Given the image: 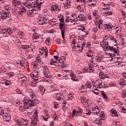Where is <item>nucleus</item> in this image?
<instances>
[{
	"label": "nucleus",
	"mask_w": 126,
	"mask_h": 126,
	"mask_svg": "<svg viewBox=\"0 0 126 126\" xmlns=\"http://www.w3.org/2000/svg\"><path fill=\"white\" fill-rule=\"evenodd\" d=\"M112 43H115L118 44L117 39L113 35H105L103 37V41L100 42V45L102 46L103 49L104 50H109L111 52H113L115 54L118 53V48L119 47L117 45L115 44L113 46L111 47L109 45V44H112Z\"/></svg>",
	"instance_id": "f257e3e1"
},
{
	"label": "nucleus",
	"mask_w": 126,
	"mask_h": 126,
	"mask_svg": "<svg viewBox=\"0 0 126 126\" xmlns=\"http://www.w3.org/2000/svg\"><path fill=\"white\" fill-rule=\"evenodd\" d=\"M72 44L74 45H73L72 47V51H73V52H78L80 50V47L81 46V44L80 42L75 43V39H73Z\"/></svg>",
	"instance_id": "f03ea898"
},
{
	"label": "nucleus",
	"mask_w": 126,
	"mask_h": 126,
	"mask_svg": "<svg viewBox=\"0 0 126 126\" xmlns=\"http://www.w3.org/2000/svg\"><path fill=\"white\" fill-rule=\"evenodd\" d=\"M30 97L32 99V103L31 104V107H33L34 105L39 104V100L35 99V98L36 97L35 96V94H34L33 92H32V94H31Z\"/></svg>",
	"instance_id": "7ed1b4c3"
},
{
	"label": "nucleus",
	"mask_w": 126,
	"mask_h": 126,
	"mask_svg": "<svg viewBox=\"0 0 126 126\" xmlns=\"http://www.w3.org/2000/svg\"><path fill=\"white\" fill-rule=\"evenodd\" d=\"M52 92H55V99L58 101H61L63 98V95L60 92H58V90H54Z\"/></svg>",
	"instance_id": "20e7f679"
},
{
	"label": "nucleus",
	"mask_w": 126,
	"mask_h": 126,
	"mask_svg": "<svg viewBox=\"0 0 126 126\" xmlns=\"http://www.w3.org/2000/svg\"><path fill=\"white\" fill-rule=\"evenodd\" d=\"M7 33L8 34V35H11V34H12V31H11L10 29H0V36L6 35Z\"/></svg>",
	"instance_id": "39448f33"
},
{
	"label": "nucleus",
	"mask_w": 126,
	"mask_h": 126,
	"mask_svg": "<svg viewBox=\"0 0 126 126\" xmlns=\"http://www.w3.org/2000/svg\"><path fill=\"white\" fill-rule=\"evenodd\" d=\"M74 15L76 16L77 18L75 20L73 19V20L74 21H77V20H79V21H85L86 20V17L83 14H80L77 15V14H74Z\"/></svg>",
	"instance_id": "423d86ee"
},
{
	"label": "nucleus",
	"mask_w": 126,
	"mask_h": 126,
	"mask_svg": "<svg viewBox=\"0 0 126 126\" xmlns=\"http://www.w3.org/2000/svg\"><path fill=\"white\" fill-rule=\"evenodd\" d=\"M95 23L96 24L97 26L93 29V32L97 33V32H98V30L100 29V25L103 23V21H102L101 19H99L98 21L95 22Z\"/></svg>",
	"instance_id": "0eeeda50"
},
{
	"label": "nucleus",
	"mask_w": 126,
	"mask_h": 126,
	"mask_svg": "<svg viewBox=\"0 0 126 126\" xmlns=\"http://www.w3.org/2000/svg\"><path fill=\"white\" fill-rule=\"evenodd\" d=\"M9 17V13L5 11H0V18L1 19H5Z\"/></svg>",
	"instance_id": "6e6552de"
},
{
	"label": "nucleus",
	"mask_w": 126,
	"mask_h": 126,
	"mask_svg": "<svg viewBox=\"0 0 126 126\" xmlns=\"http://www.w3.org/2000/svg\"><path fill=\"white\" fill-rule=\"evenodd\" d=\"M38 24L42 27H44V25H46V24H47V20L45 19V18L40 17L38 18Z\"/></svg>",
	"instance_id": "1a4fd4ad"
},
{
	"label": "nucleus",
	"mask_w": 126,
	"mask_h": 126,
	"mask_svg": "<svg viewBox=\"0 0 126 126\" xmlns=\"http://www.w3.org/2000/svg\"><path fill=\"white\" fill-rule=\"evenodd\" d=\"M24 102L25 106H30V107H31V104L32 103V98H31V96L30 97H26L24 98Z\"/></svg>",
	"instance_id": "9d476101"
},
{
	"label": "nucleus",
	"mask_w": 126,
	"mask_h": 126,
	"mask_svg": "<svg viewBox=\"0 0 126 126\" xmlns=\"http://www.w3.org/2000/svg\"><path fill=\"white\" fill-rule=\"evenodd\" d=\"M64 26V24L63 23H60L59 25V27L61 30L62 38H64V33L65 32V28L63 27Z\"/></svg>",
	"instance_id": "9b49d317"
},
{
	"label": "nucleus",
	"mask_w": 126,
	"mask_h": 126,
	"mask_svg": "<svg viewBox=\"0 0 126 126\" xmlns=\"http://www.w3.org/2000/svg\"><path fill=\"white\" fill-rule=\"evenodd\" d=\"M63 60H65V57H62L61 58L58 59V63H59L58 65H60V66H62V67H65V66H68L67 64L65 65L63 64Z\"/></svg>",
	"instance_id": "f8f14e48"
},
{
	"label": "nucleus",
	"mask_w": 126,
	"mask_h": 126,
	"mask_svg": "<svg viewBox=\"0 0 126 126\" xmlns=\"http://www.w3.org/2000/svg\"><path fill=\"white\" fill-rule=\"evenodd\" d=\"M22 5L21 2L19 0L12 3V7L14 8V9H17V8L20 7V6H22Z\"/></svg>",
	"instance_id": "ddd939ff"
},
{
	"label": "nucleus",
	"mask_w": 126,
	"mask_h": 126,
	"mask_svg": "<svg viewBox=\"0 0 126 126\" xmlns=\"http://www.w3.org/2000/svg\"><path fill=\"white\" fill-rule=\"evenodd\" d=\"M62 8L59 5L55 4L51 6V11L54 13L55 11H61Z\"/></svg>",
	"instance_id": "4468645a"
},
{
	"label": "nucleus",
	"mask_w": 126,
	"mask_h": 126,
	"mask_svg": "<svg viewBox=\"0 0 126 126\" xmlns=\"http://www.w3.org/2000/svg\"><path fill=\"white\" fill-rule=\"evenodd\" d=\"M35 72H32L30 74V76L32 77L34 82L38 83L37 82L38 81V74H35Z\"/></svg>",
	"instance_id": "2eb2a0df"
},
{
	"label": "nucleus",
	"mask_w": 126,
	"mask_h": 126,
	"mask_svg": "<svg viewBox=\"0 0 126 126\" xmlns=\"http://www.w3.org/2000/svg\"><path fill=\"white\" fill-rule=\"evenodd\" d=\"M43 4V2H39V1H36V3H32V7H36L38 9H40L41 8V5Z\"/></svg>",
	"instance_id": "dca6fc26"
},
{
	"label": "nucleus",
	"mask_w": 126,
	"mask_h": 126,
	"mask_svg": "<svg viewBox=\"0 0 126 126\" xmlns=\"http://www.w3.org/2000/svg\"><path fill=\"white\" fill-rule=\"evenodd\" d=\"M104 27L105 30H107V31H112V30H113V27H114V26L110 24H104Z\"/></svg>",
	"instance_id": "f3484780"
},
{
	"label": "nucleus",
	"mask_w": 126,
	"mask_h": 126,
	"mask_svg": "<svg viewBox=\"0 0 126 126\" xmlns=\"http://www.w3.org/2000/svg\"><path fill=\"white\" fill-rule=\"evenodd\" d=\"M102 83H103V81H102V80L98 79L95 82V84L97 85V88H99V89H101L102 88Z\"/></svg>",
	"instance_id": "a211bd4d"
},
{
	"label": "nucleus",
	"mask_w": 126,
	"mask_h": 126,
	"mask_svg": "<svg viewBox=\"0 0 126 126\" xmlns=\"http://www.w3.org/2000/svg\"><path fill=\"white\" fill-rule=\"evenodd\" d=\"M28 109H29V107L25 105H24V106H20L19 107V110L20 112H24L26 111V110H28Z\"/></svg>",
	"instance_id": "6ab92c4d"
},
{
	"label": "nucleus",
	"mask_w": 126,
	"mask_h": 126,
	"mask_svg": "<svg viewBox=\"0 0 126 126\" xmlns=\"http://www.w3.org/2000/svg\"><path fill=\"white\" fill-rule=\"evenodd\" d=\"M3 121L5 122L9 123L10 122V119H11V117L9 115H4L3 117Z\"/></svg>",
	"instance_id": "aec40b11"
},
{
	"label": "nucleus",
	"mask_w": 126,
	"mask_h": 126,
	"mask_svg": "<svg viewBox=\"0 0 126 126\" xmlns=\"http://www.w3.org/2000/svg\"><path fill=\"white\" fill-rule=\"evenodd\" d=\"M21 48L27 52H29V51H30V49H31L30 46L28 45H22Z\"/></svg>",
	"instance_id": "412c9836"
},
{
	"label": "nucleus",
	"mask_w": 126,
	"mask_h": 126,
	"mask_svg": "<svg viewBox=\"0 0 126 126\" xmlns=\"http://www.w3.org/2000/svg\"><path fill=\"white\" fill-rule=\"evenodd\" d=\"M17 77L18 78H23V81H26V79H27V78H26V77H25V75H24L23 74H21V73H19L17 75Z\"/></svg>",
	"instance_id": "4be33fe9"
},
{
	"label": "nucleus",
	"mask_w": 126,
	"mask_h": 126,
	"mask_svg": "<svg viewBox=\"0 0 126 126\" xmlns=\"http://www.w3.org/2000/svg\"><path fill=\"white\" fill-rule=\"evenodd\" d=\"M40 51L44 53L45 54V56L47 57L48 56V49L46 47L42 48L40 50Z\"/></svg>",
	"instance_id": "5701e85b"
},
{
	"label": "nucleus",
	"mask_w": 126,
	"mask_h": 126,
	"mask_svg": "<svg viewBox=\"0 0 126 126\" xmlns=\"http://www.w3.org/2000/svg\"><path fill=\"white\" fill-rule=\"evenodd\" d=\"M20 7V9L19 11V13H20V14H22V13H24V12H26V11H27L26 8H25L24 6H21Z\"/></svg>",
	"instance_id": "b1692460"
},
{
	"label": "nucleus",
	"mask_w": 126,
	"mask_h": 126,
	"mask_svg": "<svg viewBox=\"0 0 126 126\" xmlns=\"http://www.w3.org/2000/svg\"><path fill=\"white\" fill-rule=\"evenodd\" d=\"M74 97L73 96V95L71 94H69L66 96V99L68 101L69 100H72Z\"/></svg>",
	"instance_id": "393cba45"
},
{
	"label": "nucleus",
	"mask_w": 126,
	"mask_h": 126,
	"mask_svg": "<svg viewBox=\"0 0 126 126\" xmlns=\"http://www.w3.org/2000/svg\"><path fill=\"white\" fill-rule=\"evenodd\" d=\"M64 5L65 8H67V7H69V6H70V1L68 0H66L65 2L64 3Z\"/></svg>",
	"instance_id": "a878e982"
},
{
	"label": "nucleus",
	"mask_w": 126,
	"mask_h": 126,
	"mask_svg": "<svg viewBox=\"0 0 126 126\" xmlns=\"http://www.w3.org/2000/svg\"><path fill=\"white\" fill-rule=\"evenodd\" d=\"M23 4L25 5V6H27L28 8H30L31 6H32V5H31V3H30V1L27 0L26 2L23 3Z\"/></svg>",
	"instance_id": "bb28decb"
},
{
	"label": "nucleus",
	"mask_w": 126,
	"mask_h": 126,
	"mask_svg": "<svg viewBox=\"0 0 126 126\" xmlns=\"http://www.w3.org/2000/svg\"><path fill=\"white\" fill-rule=\"evenodd\" d=\"M86 55L87 57H89L90 58H92V57H93V51H92V50H89L87 52Z\"/></svg>",
	"instance_id": "cd10ccee"
},
{
	"label": "nucleus",
	"mask_w": 126,
	"mask_h": 126,
	"mask_svg": "<svg viewBox=\"0 0 126 126\" xmlns=\"http://www.w3.org/2000/svg\"><path fill=\"white\" fill-rule=\"evenodd\" d=\"M111 112L113 117H117L118 116V113H117V111H116V110L112 109L111 110Z\"/></svg>",
	"instance_id": "c85d7f7f"
},
{
	"label": "nucleus",
	"mask_w": 126,
	"mask_h": 126,
	"mask_svg": "<svg viewBox=\"0 0 126 126\" xmlns=\"http://www.w3.org/2000/svg\"><path fill=\"white\" fill-rule=\"evenodd\" d=\"M81 101L82 103H84V104H88V100L86 99V98L84 97H81Z\"/></svg>",
	"instance_id": "c756f323"
},
{
	"label": "nucleus",
	"mask_w": 126,
	"mask_h": 126,
	"mask_svg": "<svg viewBox=\"0 0 126 126\" xmlns=\"http://www.w3.org/2000/svg\"><path fill=\"white\" fill-rule=\"evenodd\" d=\"M33 118L34 120H35L36 121H37V120H38V110H36L34 112Z\"/></svg>",
	"instance_id": "7c9ffc66"
},
{
	"label": "nucleus",
	"mask_w": 126,
	"mask_h": 126,
	"mask_svg": "<svg viewBox=\"0 0 126 126\" xmlns=\"http://www.w3.org/2000/svg\"><path fill=\"white\" fill-rule=\"evenodd\" d=\"M38 39H39V34L36 33L33 34L32 36V40L34 41V40H38Z\"/></svg>",
	"instance_id": "2f4dec72"
},
{
	"label": "nucleus",
	"mask_w": 126,
	"mask_h": 126,
	"mask_svg": "<svg viewBox=\"0 0 126 126\" xmlns=\"http://www.w3.org/2000/svg\"><path fill=\"white\" fill-rule=\"evenodd\" d=\"M31 125L32 126H37V120L32 119L31 122Z\"/></svg>",
	"instance_id": "473e14b6"
},
{
	"label": "nucleus",
	"mask_w": 126,
	"mask_h": 126,
	"mask_svg": "<svg viewBox=\"0 0 126 126\" xmlns=\"http://www.w3.org/2000/svg\"><path fill=\"white\" fill-rule=\"evenodd\" d=\"M49 73H50V71H49V70L43 71V74L46 78H48V76H49Z\"/></svg>",
	"instance_id": "72a5a7b5"
},
{
	"label": "nucleus",
	"mask_w": 126,
	"mask_h": 126,
	"mask_svg": "<svg viewBox=\"0 0 126 126\" xmlns=\"http://www.w3.org/2000/svg\"><path fill=\"white\" fill-rule=\"evenodd\" d=\"M22 122L23 123V124H24V126H28V125H29L28 120H27V119H23V121H22Z\"/></svg>",
	"instance_id": "f704fd0d"
},
{
	"label": "nucleus",
	"mask_w": 126,
	"mask_h": 126,
	"mask_svg": "<svg viewBox=\"0 0 126 126\" xmlns=\"http://www.w3.org/2000/svg\"><path fill=\"white\" fill-rule=\"evenodd\" d=\"M99 76L101 79H105L106 78V75H104L103 72L99 73Z\"/></svg>",
	"instance_id": "c9c22d12"
},
{
	"label": "nucleus",
	"mask_w": 126,
	"mask_h": 126,
	"mask_svg": "<svg viewBox=\"0 0 126 126\" xmlns=\"http://www.w3.org/2000/svg\"><path fill=\"white\" fill-rule=\"evenodd\" d=\"M86 85L87 88H88V89H89V90H91V82H87L86 83Z\"/></svg>",
	"instance_id": "e433bc0d"
},
{
	"label": "nucleus",
	"mask_w": 126,
	"mask_h": 126,
	"mask_svg": "<svg viewBox=\"0 0 126 126\" xmlns=\"http://www.w3.org/2000/svg\"><path fill=\"white\" fill-rule=\"evenodd\" d=\"M103 57L102 56H96L95 59H96L97 62H98V63H99V62H101V61H102V60H103Z\"/></svg>",
	"instance_id": "4c0bfd02"
},
{
	"label": "nucleus",
	"mask_w": 126,
	"mask_h": 126,
	"mask_svg": "<svg viewBox=\"0 0 126 126\" xmlns=\"http://www.w3.org/2000/svg\"><path fill=\"white\" fill-rule=\"evenodd\" d=\"M99 118L100 120L104 121L105 120V116H104V112L102 111L99 115Z\"/></svg>",
	"instance_id": "58836bf2"
},
{
	"label": "nucleus",
	"mask_w": 126,
	"mask_h": 126,
	"mask_svg": "<svg viewBox=\"0 0 126 126\" xmlns=\"http://www.w3.org/2000/svg\"><path fill=\"white\" fill-rule=\"evenodd\" d=\"M50 24L52 26H54L57 24V21H56V20L55 19H51L50 20Z\"/></svg>",
	"instance_id": "ea45409f"
},
{
	"label": "nucleus",
	"mask_w": 126,
	"mask_h": 126,
	"mask_svg": "<svg viewBox=\"0 0 126 126\" xmlns=\"http://www.w3.org/2000/svg\"><path fill=\"white\" fill-rule=\"evenodd\" d=\"M18 35L20 39H24V34L23 33V32H19Z\"/></svg>",
	"instance_id": "a19ab883"
},
{
	"label": "nucleus",
	"mask_w": 126,
	"mask_h": 126,
	"mask_svg": "<svg viewBox=\"0 0 126 126\" xmlns=\"http://www.w3.org/2000/svg\"><path fill=\"white\" fill-rule=\"evenodd\" d=\"M104 7L103 8V9H108V10H110V5L108 4H104Z\"/></svg>",
	"instance_id": "79ce46f5"
},
{
	"label": "nucleus",
	"mask_w": 126,
	"mask_h": 126,
	"mask_svg": "<svg viewBox=\"0 0 126 126\" xmlns=\"http://www.w3.org/2000/svg\"><path fill=\"white\" fill-rule=\"evenodd\" d=\"M82 34H83V36H86V35H88V32H86L85 29L83 28L82 30Z\"/></svg>",
	"instance_id": "37998d69"
},
{
	"label": "nucleus",
	"mask_w": 126,
	"mask_h": 126,
	"mask_svg": "<svg viewBox=\"0 0 126 126\" xmlns=\"http://www.w3.org/2000/svg\"><path fill=\"white\" fill-rule=\"evenodd\" d=\"M45 88H41L40 89V92L41 94V95H44V94L45 93Z\"/></svg>",
	"instance_id": "c03bdc74"
},
{
	"label": "nucleus",
	"mask_w": 126,
	"mask_h": 126,
	"mask_svg": "<svg viewBox=\"0 0 126 126\" xmlns=\"http://www.w3.org/2000/svg\"><path fill=\"white\" fill-rule=\"evenodd\" d=\"M53 104L54 105L55 109H57V108H59V103L58 102L54 101Z\"/></svg>",
	"instance_id": "a18cd8bd"
},
{
	"label": "nucleus",
	"mask_w": 126,
	"mask_h": 126,
	"mask_svg": "<svg viewBox=\"0 0 126 126\" xmlns=\"http://www.w3.org/2000/svg\"><path fill=\"white\" fill-rule=\"evenodd\" d=\"M120 109L122 113H125V114H126V108H125V107H120Z\"/></svg>",
	"instance_id": "49530a36"
},
{
	"label": "nucleus",
	"mask_w": 126,
	"mask_h": 126,
	"mask_svg": "<svg viewBox=\"0 0 126 126\" xmlns=\"http://www.w3.org/2000/svg\"><path fill=\"white\" fill-rule=\"evenodd\" d=\"M105 14H106V15H112L113 14V12L111 11H108L104 12Z\"/></svg>",
	"instance_id": "de8ad7c7"
},
{
	"label": "nucleus",
	"mask_w": 126,
	"mask_h": 126,
	"mask_svg": "<svg viewBox=\"0 0 126 126\" xmlns=\"http://www.w3.org/2000/svg\"><path fill=\"white\" fill-rule=\"evenodd\" d=\"M6 38H7V36L6 35L1 36L0 37V40H1L2 41H5V39H6Z\"/></svg>",
	"instance_id": "09e8293b"
},
{
	"label": "nucleus",
	"mask_w": 126,
	"mask_h": 126,
	"mask_svg": "<svg viewBox=\"0 0 126 126\" xmlns=\"http://www.w3.org/2000/svg\"><path fill=\"white\" fill-rule=\"evenodd\" d=\"M35 62L36 63H41V57L38 56L35 60Z\"/></svg>",
	"instance_id": "8fccbe9b"
},
{
	"label": "nucleus",
	"mask_w": 126,
	"mask_h": 126,
	"mask_svg": "<svg viewBox=\"0 0 126 126\" xmlns=\"http://www.w3.org/2000/svg\"><path fill=\"white\" fill-rule=\"evenodd\" d=\"M65 21L66 22H72V21L71 20V19H70V18H69V17H66L65 18Z\"/></svg>",
	"instance_id": "3c124183"
},
{
	"label": "nucleus",
	"mask_w": 126,
	"mask_h": 126,
	"mask_svg": "<svg viewBox=\"0 0 126 126\" xmlns=\"http://www.w3.org/2000/svg\"><path fill=\"white\" fill-rule=\"evenodd\" d=\"M101 95H102V97H103V98L104 99H106V98H107V95H106V94H105L104 91H102L101 92Z\"/></svg>",
	"instance_id": "603ef678"
},
{
	"label": "nucleus",
	"mask_w": 126,
	"mask_h": 126,
	"mask_svg": "<svg viewBox=\"0 0 126 126\" xmlns=\"http://www.w3.org/2000/svg\"><path fill=\"white\" fill-rule=\"evenodd\" d=\"M86 114L89 116V115L91 114V111L89 109H86Z\"/></svg>",
	"instance_id": "864d4df0"
},
{
	"label": "nucleus",
	"mask_w": 126,
	"mask_h": 126,
	"mask_svg": "<svg viewBox=\"0 0 126 126\" xmlns=\"http://www.w3.org/2000/svg\"><path fill=\"white\" fill-rule=\"evenodd\" d=\"M43 113L44 115L46 116V117H48V118H49V114L48 113V110H45L44 111H43Z\"/></svg>",
	"instance_id": "5fc2aeb1"
},
{
	"label": "nucleus",
	"mask_w": 126,
	"mask_h": 126,
	"mask_svg": "<svg viewBox=\"0 0 126 126\" xmlns=\"http://www.w3.org/2000/svg\"><path fill=\"white\" fill-rule=\"evenodd\" d=\"M83 111V110H82V109L78 107V108H77V112L78 113H82V112Z\"/></svg>",
	"instance_id": "6e6d98bb"
},
{
	"label": "nucleus",
	"mask_w": 126,
	"mask_h": 126,
	"mask_svg": "<svg viewBox=\"0 0 126 126\" xmlns=\"http://www.w3.org/2000/svg\"><path fill=\"white\" fill-rule=\"evenodd\" d=\"M93 112L94 114H95V115L98 114V113L100 112V110H96V109H93Z\"/></svg>",
	"instance_id": "4d7b16f0"
},
{
	"label": "nucleus",
	"mask_w": 126,
	"mask_h": 126,
	"mask_svg": "<svg viewBox=\"0 0 126 126\" xmlns=\"http://www.w3.org/2000/svg\"><path fill=\"white\" fill-rule=\"evenodd\" d=\"M37 66H38V64H33V70H34V71H36V70L37 69Z\"/></svg>",
	"instance_id": "13d9d810"
},
{
	"label": "nucleus",
	"mask_w": 126,
	"mask_h": 126,
	"mask_svg": "<svg viewBox=\"0 0 126 126\" xmlns=\"http://www.w3.org/2000/svg\"><path fill=\"white\" fill-rule=\"evenodd\" d=\"M56 44H57L58 45H61V39L58 38L56 40Z\"/></svg>",
	"instance_id": "bf43d9fd"
},
{
	"label": "nucleus",
	"mask_w": 126,
	"mask_h": 126,
	"mask_svg": "<svg viewBox=\"0 0 126 126\" xmlns=\"http://www.w3.org/2000/svg\"><path fill=\"white\" fill-rule=\"evenodd\" d=\"M119 29H121V28H120V27H117V28L115 29L116 33H118V32H121L122 31L121 30H120Z\"/></svg>",
	"instance_id": "052dcab7"
},
{
	"label": "nucleus",
	"mask_w": 126,
	"mask_h": 126,
	"mask_svg": "<svg viewBox=\"0 0 126 126\" xmlns=\"http://www.w3.org/2000/svg\"><path fill=\"white\" fill-rule=\"evenodd\" d=\"M70 76L71 77V79H72V77L73 78H76V76H75V74H74V73H71Z\"/></svg>",
	"instance_id": "680f3d73"
},
{
	"label": "nucleus",
	"mask_w": 126,
	"mask_h": 126,
	"mask_svg": "<svg viewBox=\"0 0 126 126\" xmlns=\"http://www.w3.org/2000/svg\"><path fill=\"white\" fill-rule=\"evenodd\" d=\"M4 114V112H3V110H2V108H0V115L1 116L3 115Z\"/></svg>",
	"instance_id": "e2e57ef3"
},
{
	"label": "nucleus",
	"mask_w": 126,
	"mask_h": 126,
	"mask_svg": "<svg viewBox=\"0 0 126 126\" xmlns=\"http://www.w3.org/2000/svg\"><path fill=\"white\" fill-rule=\"evenodd\" d=\"M72 81H75L76 82H77V81H79V80H78V79L76 78H72Z\"/></svg>",
	"instance_id": "0e129e2a"
},
{
	"label": "nucleus",
	"mask_w": 126,
	"mask_h": 126,
	"mask_svg": "<svg viewBox=\"0 0 126 126\" xmlns=\"http://www.w3.org/2000/svg\"><path fill=\"white\" fill-rule=\"evenodd\" d=\"M10 84H11V83H10V81H6L5 82V85H6V86H8L10 85Z\"/></svg>",
	"instance_id": "69168bd1"
},
{
	"label": "nucleus",
	"mask_w": 126,
	"mask_h": 126,
	"mask_svg": "<svg viewBox=\"0 0 126 126\" xmlns=\"http://www.w3.org/2000/svg\"><path fill=\"white\" fill-rule=\"evenodd\" d=\"M59 20L60 22H62V23H63V16H62V17L59 19Z\"/></svg>",
	"instance_id": "338daca9"
},
{
	"label": "nucleus",
	"mask_w": 126,
	"mask_h": 126,
	"mask_svg": "<svg viewBox=\"0 0 126 126\" xmlns=\"http://www.w3.org/2000/svg\"><path fill=\"white\" fill-rule=\"evenodd\" d=\"M50 38H47L45 41V43L46 44H47L48 45H49V43H50Z\"/></svg>",
	"instance_id": "774afa93"
}]
</instances>
